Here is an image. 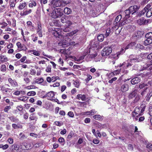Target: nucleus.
Returning <instances> with one entry per match:
<instances>
[{"label":"nucleus","instance_id":"obj_6","mask_svg":"<svg viewBox=\"0 0 152 152\" xmlns=\"http://www.w3.org/2000/svg\"><path fill=\"white\" fill-rule=\"evenodd\" d=\"M141 81L140 78L139 77H136L132 79L131 80L132 85H135L140 83Z\"/></svg>","mask_w":152,"mask_h":152},{"label":"nucleus","instance_id":"obj_59","mask_svg":"<svg viewBox=\"0 0 152 152\" xmlns=\"http://www.w3.org/2000/svg\"><path fill=\"white\" fill-rule=\"evenodd\" d=\"M58 141L60 142H63L65 141L63 137L60 138L58 140Z\"/></svg>","mask_w":152,"mask_h":152},{"label":"nucleus","instance_id":"obj_21","mask_svg":"<svg viewBox=\"0 0 152 152\" xmlns=\"http://www.w3.org/2000/svg\"><path fill=\"white\" fill-rule=\"evenodd\" d=\"M16 45L18 48H20L22 50H24L26 48V47H25V48L23 47V46L21 45V43L20 42H18Z\"/></svg>","mask_w":152,"mask_h":152},{"label":"nucleus","instance_id":"obj_42","mask_svg":"<svg viewBox=\"0 0 152 152\" xmlns=\"http://www.w3.org/2000/svg\"><path fill=\"white\" fill-rule=\"evenodd\" d=\"M32 51L33 52V54L36 56H39L40 55V53L37 51L35 50H32Z\"/></svg>","mask_w":152,"mask_h":152},{"label":"nucleus","instance_id":"obj_57","mask_svg":"<svg viewBox=\"0 0 152 152\" xmlns=\"http://www.w3.org/2000/svg\"><path fill=\"white\" fill-rule=\"evenodd\" d=\"M149 113L151 116H152V106L149 107Z\"/></svg>","mask_w":152,"mask_h":152},{"label":"nucleus","instance_id":"obj_29","mask_svg":"<svg viewBox=\"0 0 152 152\" xmlns=\"http://www.w3.org/2000/svg\"><path fill=\"white\" fill-rule=\"evenodd\" d=\"M36 93L34 91H31L28 92L27 95L28 96H34L35 95Z\"/></svg>","mask_w":152,"mask_h":152},{"label":"nucleus","instance_id":"obj_19","mask_svg":"<svg viewBox=\"0 0 152 152\" xmlns=\"http://www.w3.org/2000/svg\"><path fill=\"white\" fill-rule=\"evenodd\" d=\"M149 93L148 94L147 96L145 97V100L147 101H149L150 98L152 96V91H149Z\"/></svg>","mask_w":152,"mask_h":152},{"label":"nucleus","instance_id":"obj_55","mask_svg":"<svg viewBox=\"0 0 152 152\" xmlns=\"http://www.w3.org/2000/svg\"><path fill=\"white\" fill-rule=\"evenodd\" d=\"M10 3H11L10 4V6L11 7H14L15 6V3L13 1H10Z\"/></svg>","mask_w":152,"mask_h":152},{"label":"nucleus","instance_id":"obj_7","mask_svg":"<svg viewBox=\"0 0 152 152\" xmlns=\"http://www.w3.org/2000/svg\"><path fill=\"white\" fill-rule=\"evenodd\" d=\"M147 5H149V6L147 9V12L146 13V16L147 17L149 18L152 16V7L150 8L151 5L150 4H147Z\"/></svg>","mask_w":152,"mask_h":152},{"label":"nucleus","instance_id":"obj_9","mask_svg":"<svg viewBox=\"0 0 152 152\" xmlns=\"http://www.w3.org/2000/svg\"><path fill=\"white\" fill-rule=\"evenodd\" d=\"M77 99H81L83 101H85L86 100V96L85 95L81 94H78L77 96Z\"/></svg>","mask_w":152,"mask_h":152},{"label":"nucleus","instance_id":"obj_61","mask_svg":"<svg viewBox=\"0 0 152 152\" xmlns=\"http://www.w3.org/2000/svg\"><path fill=\"white\" fill-rule=\"evenodd\" d=\"M15 57L18 58H20L22 57V55L20 53H18L16 54Z\"/></svg>","mask_w":152,"mask_h":152},{"label":"nucleus","instance_id":"obj_36","mask_svg":"<svg viewBox=\"0 0 152 152\" xmlns=\"http://www.w3.org/2000/svg\"><path fill=\"white\" fill-rule=\"evenodd\" d=\"M8 81L12 85H15L16 84H17V83L16 82L14 83V80L11 78H9L8 79Z\"/></svg>","mask_w":152,"mask_h":152},{"label":"nucleus","instance_id":"obj_53","mask_svg":"<svg viewBox=\"0 0 152 152\" xmlns=\"http://www.w3.org/2000/svg\"><path fill=\"white\" fill-rule=\"evenodd\" d=\"M26 59L27 57L26 56H24L20 59V61L21 62L23 63Z\"/></svg>","mask_w":152,"mask_h":152},{"label":"nucleus","instance_id":"obj_15","mask_svg":"<svg viewBox=\"0 0 152 152\" xmlns=\"http://www.w3.org/2000/svg\"><path fill=\"white\" fill-rule=\"evenodd\" d=\"M149 85V83H143L140 84L139 86V88L140 89L143 88H148V86Z\"/></svg>","mask_w":152,"mask_h":152},{"label":"nucleus","instance_id":"obj_18","mask_svg":"<svg viewBox=\"0 0 152 152\" xmlns=\"http://www.w3.org/2000/svg\"><path fill=\"white\" fill-rule=\"evenodd\" d=\"M54 96V92L53 91H51L48 93L46 95L44 96L45 97H52Z\"/></svg>","mask_w":152,"mask_h":152},{"label":"nucleus","instance_id":"obj_44","mask_svg":"<svg viewBox=\"0 0 152 152\" xmlns=\"http://www.w3.org/2000/svg\"><path fill=\"white\" fill-rule=\"evenodd\" d=\"M27 99L28 97H25L24 98L23 97V98H22V97H20L18 99L21 101H23V102L26 101V100H27Z\"/></svg>","mask_w":152,"mask_h":152},{"label":"nucleus","instance_id":"obj_48","mask_svg":"<svg viewBox=\"0 0 152 152\" xmlns=\"http://www.w3.org/2000/svg\"><path fill=\"white\" fill-rule=\"evenodd\" d=\"M140 110L139 108L138 107H136L134 110V113L136 114H138L140 113H139Z\"/></svg>","mask_w":152,"mask_h":152},{"label":"nucleus","instance_id":"obj_28","mask_svg":"<svg viewBox=\"0 0 152 152\" xmlns=\"http://www.w3.org/2000/svg\"><path fill=\"white\" fill-rule=\"evenodd\" d=\"M135 47L136 48H139L141 50H143L144 48V46L140 44H137L135 46Z\"/></svg>","mask_w":152,"mask_h":152},{"label":"nucleus","instance_id":"obj_13","mask_svg":"<svg viewBox=\"0 0 152 152\" xmlns=\"http://www.w3.org/2000/svg\"><path fill=\"white\" fill-rule=\"evenodd\" d=\"M72 12V11L71 9L68 7H65L64 9V12L66 14H70Z\"/></svg>","mask_w":152,"mask_h":152},{"label":"nucleus","instance_id":"obj_2","mask_svg":"<svg viewBox=\"0 0 152 152\" xmlns=\"http://www.w3.org/2000/svg\"><path fill=\"white\" fill-rule=\"evenodd\" d=\"M70 3L69 1H67L62 0H54L53 1V6L54 8L61 6H64Z\"/></svg>","mask_w":152,"mask_h":152},{"label":"nucleus","instance_id":"obj_8","mask_svg":"<svg viewBox=\"0 0 152 152\" xmlns=\"http://www.w3.org/2000/svg\"><path fill=\"white\" fill-rule=\"evenodd\" d=\"M129 88V85L126 83H124L121 86V90L122 92L126 91L128 90Z\"/></svg>","mask_w":152,"mask_h":152},{"label":"nucleus","instance_id":"obj_4","mask_svg":"<svg viewBox=\"0 0 152 152\" xmlns=\"http://www.w3.org/2000/svg\"><path fill=\"white\" fill-rule=\"evenodd\" d=\"M124 17V21L122 22V20H121L122 16L121 15H118L116 18L114 22V24H116L118 23L119 24L120 23H122V24L124 25L125 23L127 24L128 23L127 19L128 18L126 19Z\"/></svg>","mask_w":152,"mask_h":152},{"label":"nucleus","instance_id":"obj_52","mask_svg":"<svg viewBox=\"0 0 152 152\" xmlns=\"http://www.w3.org/2000/svg\"><path fill=\"white\" fill-rule=\"evenodd\" d=\"M128 148L130 150L132 151L133 150V145L131 144H129L128 145Z\"/></svg>","mask_w":152,"mask_h":152},{"label":"nucleus","instance_id":"obj_47","mask_svg":"<svg viewBox=\"0 0 152 152\" xmlns=\"http://www.w3.org/2000/svg\"><path fill=\"white\" fill-rule=\"evenodd\" d=\"M125 52V51L124 49H122L121 50V51L120 52H118V53L117 54V58H118L119 56L120 55L121 53L122 54L123 53Z\"/></svg>","mask_w":152,"mask_h":152},{"label":"nucleus","instance_id":"obj_40","mask_svg":"<svg viewBox=\"0 0 152 152\" xmlns=\"http://www.w3.org/2000/svg\"><path fill=\"white\" fill-rule=\"evenodd\" d=\"M0 59L2 60V61H7V58L4 56L1 55L0 57Z\"/></svg>","mask_w":152,"mask_h":152},{"label":"nucleus","instance_id":"obj_27","mask_svg":"<svg viewBox=\"0 0 152 152\" xmlns=\"http://www.w3.org/2000/svg\"><path fill=\"white\" fill-rule=\"evenodd\" d=\"M93 117L95 119L99 120L102 118V117L100 115H95L93 116Z\"/></svg>","mask_w":152,"mask_h":152},{"label":"nucleus","instance_id":"obj_56","mask_svg":"<svg viewBox=\"0 0 152 152\" xmlns=\"http://www.w3.org/2000/svg\"><path fill=\"white\" fill-rule=\"evenodd\" d=\"M9 146L7 144H5L4 145H3L2 149L5 150L7 149L8 148Z\"/></svg>","mask_w":152,"mask_h":152},{"label":"nucleus","instance_id":"obj_33","mask_svg":"<svg viewBox=\"0 0 152 152\" xmlns=\"http://www.w3.org/2000/svg\"><path fill=\"white\" fill-rule=\"evenodd\" d=\"M31 37H32V40L34 42H35L38 39V37L36 36H34V34L31 35Z\"/></svg>","mask_w":152,"mask_h":152},{"label":"nucleus","instance_id":"obj_17","mask_svg":"<svg viewBox=\"0 0 152 152\" xmlns=\"http://www.w3.org/2000/svg\"><path fill=\"white\" fill-rule=\"evenodd\" d=\"M152 43V39H147L144 41V45L146 46Z\"/></svg>","mask_w":152,"mask_h":152},{"label":"nucleus","instance_id":"obj_31","mask_svg":"<svg viewBox=\"0 0 152 152\" xmlns=\"http://www.w3.org/2000/svg\"><path fill=\"white\" fill-rule=\"evenodd\" d=\"M87 78L85 80L86 83H88V81L92 78V76L90 75H87Z\"/></svg>","mask_w":152,"mask_h":152},{"label":"nucleus","instance_id":"obj_41","mask_svg":"<svg viewBox=\"0 0 152 152\" xmlns=\"http://www.w3.org/2000/svg\"><path fill=\"white\" fill-rule=\"evenodd\" d=\"M11 108L10 106H7L5 107L4 109V111L6 112H8V110Z\"/></svg>","mask_w":152,"mask_h":152},{"label":"nucleus","instance_id":"obj_23","mask_svg":"<svg viewBox=\"0 0 152 152\" xmlns=\"http://www.w3.org/2000/svg\"><path fill=\"white\" fill-rule=\"evenodd\" d=\"M145 37L147 39H152V32H149L146 34Z\"/></svg>","mask_w":152,"mask_h":152},{"label":"nucleus","instance_id":"obj_34","mask_svg":"<svg viewBox=\"0 0 152 152\" xmlns=\"http://www.w3.org/2000/svg\"><path fill=\"white\" fill-rule=\"evenodd\" d=\"M42 31V27L41 24L39 23L37 24V31Z\"/></svg>","mask_w":152,"mask_h":152},{"label":"nucleus","instance_id":"obj_16","mask_svg":"<svg viewBox=\"0 0 152 152\" xmlns=\"http://www.w3.org/2000/svg\"><path fill=\"white\" fill-rule=\"evenodd\" d=\"M135 45V43L134 42H131L125 48V49H127L129 48H132Z\"/></svg>","mask_w":152,"mask_h":152},{"label":"nucleus","instance_id":"obj_35","mask_svg":"<svg viewBox=\"0 0 152 152\" xmlns=\"http://www.w3.org/2000/svg\"><path fill=\"white\" fill-rule=\"evenodd\" d=\"M111 29L110 28H108L106 30V32L105 33V35L106 36V37L108 36L110 32Z\"/></svg>","mask_w":152,"mask_h":152},{"label":"nucleus","instance_id":"obj_14","mask_svg":"<svg viewBox=\"0 0 152 152\" xmlns=\"http://www.w3.org/2000/svg\"><path fill=\"white\" fill-rule=\"evenodd\" d=\"M19 148V146L18 145H13L10 147V149H11L12 151H17L18 150Z\"/></svg>","mask_w":152,"mask_h":152},{"label":"nucleus","instance_id":"obj_12","mask_svg":"<svg viewBox=\"0 0 152 152\" xmlns=\"http://www.w3.org/2000/svg\"><path fill=\"white\" fill-rule=\"evenodd\" d=\"M141 60L139 59V56H137L135 58H131L130 59V62H139Z\"/></svg>","mask_w":152,"mask_h":152},{"label":"nucleus","instance_id":"obj_30","mask_svg":"<svg viewBox=\"0 0 152 152\" xmlns=\"http://www.w3.org/2000/svg\"><path fill=\"white\" fill-rule=\"evenodd\" d=\"M144 34L143 31H137V34L138 36V38H139L141 36H142Z\"/></svg>","mask_w":152,"mask_h":152},{"label":"nucleus","instance_id":"obj_37","mask_svg":"<svg viewBox=\"0 0 152 152\" xmlns=\"http://www.w3.org/2000/svg\"><path fill=\"white\" fill-rule=\"evenodd\" d=\"M6 66L3 64L2 65L1 67V71L2 72H4L6 71Z\"/></svg>","mask_w":152,"mask_h":152},{"label":"nucleus","instance_id":"obj_39","mask_svg":"<svg viewBox=\"0 0 152 152\" xmlns=\"http://www.w3.org/2000/svg\"><path fill=\"white\" fill-rule=\"evenodd\" d=\"M43 81V79L42 78L37 79L36 80V82L38 83H41Z\"/></svg>","mask_w":152,"mask_h":152},{"label":"nucleus","instance_id":"obj_3","mask_svg":"<svg viewBox=\"0 0 152 152\" xmlns=\"http://www.w3.org/2000/svg\"><path fill=\"white\" fill-rule=\"evenodd\" d=\"M60 8H56L52 12V17L54 19L57 18L59 17H62L64 15L62 11H61Z\"/></svg>","mask_w":152,"mask_h":152},{"label":"nucleus","instance_id":"obj_10","mask_svg":"<svg viewBox=\"0 0 152 152\" xmlns=\"http://www.w3.org/2000/svg\"><path fill=\"white\" fill-rule=\"evenodd\" d=\"M32 11L31 9H29L28 10H24L23 12L20 13V15L21 16L26 15L30 13Z\"/></svg>","mask_w":152,"mask_h":152},{"label":"nucleus","instance_id":"obj_24","mask_svg":"<svg viewBox=\"0 0 152 152\" xmlns=\"http://www.w3.org/2000/svg\"><path fill=\"white\" fill-rule=\"evenodd\" d=\"M138 23L140 25L143 24L145 23V20L143 18H141L138 20Z\"/></svg>","mask_w":152,"mask_h":152},{"label":"nucleus","instance_id":"obj_63","mask_svg":"<svg viewBox=\"0 0 152 152\" xmlns=\"http://www.w3.org/2000/svg\"><path fill=\"white\" fill-rule=\"evenodd\" d=\"M17 108L20 111H21L23 110V107L21 105L18 106Z\"/></svg>","mask_w":152,"mask_h":152},{"label":"nucleus","instance_id":"obj_26","mask_svg":"<svg viewBox=\"0 0 152 152\" xmlns=\"http://www.w3.org/2000/svg\"><path fill=\"white\" fill-rule=\"evenodd\" d=\"M66 16L64 14V15L62 16V18L61 19V21L62 23H65L66 22L67 20L66 18Z\"/></svg>","mask_w":152,"mask_h":152},{"label":"nucleus","instance_id":"obj_58","mask_svg":"<svg viewBox=\"0 0 152 152\" xmlns=\"http://www.w3.org/2000/svg\"><path fill=\"white\" fill-rule=\"evenodd\" d=\"M8 141L10 144H12L13 142V139L12 138H9L8 140Z\"/></svg>","mask_w":152,"mask_h":152},{"label":"nucleus","instance_id":"obj_32","mask_svg":"<svg viewBox=\"0 0 152 152\" xmlns=\"http://www.w3.org/2000/svg\"><path fill=\"white\" fill-rule=\"evenodd\" d=\"M73 84L75 87L77 88H78L79 86V83L78 81L76 80L75 81H74Z\"/></svg>","mask_w":152,"mask_h":152},{"label":"nucleus","instance_id":"obj_38","mask_svg":"<svg viewBox=\"0 0 152 152\" xmlns=\"http://www.w3.org/2000/svg\"><path fill=\"white\" fill-rule=\"evenodd\" d=\"M96 113V111H95V110H92L90 111H89L88 113H89L87 115H94Z\"/></svg>","mask_w":152,"mask_h":152},{"label":"nucleus","instance_id":"obj_64","mask_svg":"<svg viewBox=\"0 0 152 152\" xmlns=\"http://www.w3.org/2000/svg\"><path fill=\"white\" fill-rule=\"evenodd\" d=\"M148 59H152V53L149 54L147 56Z\"/></svg>","mask_w":152,"mask_h":152},{"label":"nucleus","instance_id":"obj_50","mask_svg":"<svg viewBox=\"0 0 152 152\" xmlns=\"http://www.w3.org/2000/svg\"><path fill=\"white\" fill-rule=\"evenodd\" d=\"M0 25H2L1 27V28H3L7 26V24L5 22H3V23H0Z\"/></svg>","mask_w":152,"mask_h":152},{"label":"nucleus","instance_id":"obj_54","mask_svg":"<svg viewBox=\"0 0 152 152\" xmlns=\"http://www.w3.org/2000/svg\"><path fill=\"white\" fill-rule=\"evenodd\" d=\"M99 141L98 140L94 139L93 140V142L95 144H98L99 143Z\"/></svg>","mask_w":152,"mask_h":152},{"label":"nucleus","instance_id":"obj_51","mask_svg":"<svg viewBox=\"0 0 152 152\" xmlns=\"http://www.w3.org/2000/svg\"><path fill=\"white\" fill-rule=\"evenodd\" d=\"M37 33L38 34L39 37H42V31H37Z\"/></svg>","mask_w":152,"mask_h":152},{"label":"nucleus","instance_id":"obj_62","mask_svg":"<svg viewBox=\"0 0 152 152\" xmlns=\"http://www.w3.org/2000/svg\"><path fill=\"white\" fill-rule=\"evenodd\" d=\"M90 119L89 118H86L85 120V122L86 123H88L90 122Z\"/></svg>","mask_w":152,"mask_h":152},{"label":"nucleus","instance_id":"obj_20","mask_svg":"<svg viewBox=\"0 0 152 152\" xmlns=\"http://www.w3.org/2000/svg\"><path fill=\"white\" fill-rule=\"evenodd\" d=\"M104 35L103 34H101L97 36V39L99 41H102L104 39Z\"/></svg>","mask_w":152,"mask_h":152},{"label":"nucleus","instance_id":"obj_49","mask_svg":"<svg viewBox=\"0 0 152 152\" xmlns=\"http://www.w3.org/2000/svg\"><path fill=\"white\" fill-rule=\"evenodd\" d=\"M68 115L70 117L73 118L74 117L73 113L71 111L69 112L68 113Z\"/></svg>","mask_w":152,"mask_h":152},{"label":"nucleus","instance_id":"obj_22","mask_svg":"<svg viewBox=\"0 0 152 152\" xmlns=\"http://www.w3.org/2000/svg\"><path fill=\"white\" fill-rule=\"evenodd\" d=\"M26 3L25 2L22 3H20L18 7L19 8L20 10H22L26 6Z\"/></svg>","mask_w":152,"mask_h":152},{"label":"nucleus","instance_id":"obj_46","mask_svg":"<svg viewBox=\"0 0 152 152\" xmlns=\"http://www.w3.org/2000/svg\"><path fill=\"white\" fill-rule=\"evenodd\" d=\"M55 125L57 126H61L63 124V123H61L59 121H56L54 122Z\"/></svg>","mask_w":152,"mask_h":152},{"label":"nucleus","instance_id":"obj_45","mask_svg":"<svg viewBox=\"0 0 152 152\" xmlns=\"http://www.w3.org/2000/svg\"><path fill=\"white\" fill-rule=\"evenodd\" d=\"M117 78L116 77H113L111 79L109 80L108 82L110 83H113L114 81H115V80H117Z\"/></svg>","mask_w":152,"mask_h":152},{"label":"nucleus","instance_id":"obj_43","mask_svg":"<svg viewBox=\"0 0 152 152\" xmlns=\"http://www.w3.org/2000/svg\"><path fill=\"white\" fill-rule=\"evenodd\" d=\"M65 23H66L67 24L66 26H67V27H69V26L72 24V22L71 21L69 20H66Z\"/></svg>","mask_w":152,"mask_h":152},{"label":"nucleus","instance_id":"obj_5","mask_svg":"<svg viewBox=\"0 0 152 152\" xmlns=\"http://www.w3.org/2000/svg\"><path fill=\"white\" fill-rule=\"evenodd\" d=\"M112 49L110 47L104 48L101 52V55L102 56H107L111 53Z\"/></svg>","mask_w":152,"mask_h":152},{"label":"nucleus","instance_id":"obj_25","mask_svg":"<svg viewBox=\"0 0 152 152\" xmlns=\"http://www.w3.org/2000/svg\"><path fill=\"white\" fill-rule=\"evenodd\" d=\"M53 34H54V36L56 37H60V36H61V33L56 31H54L53 32Z\"/></svg>","mask_w":152,"mask_h":152},{"label":"nucleus","instance_id":"obj_1","mask_svg":"<svg viewBox=\"0 0 152 152\" xmlns=\"http://www.w3.org/2000/svg\"><path fill=\"white\" fill-rule=\"evenodd\" d=\"M149 5H147L142 10L138 12L139 8L137 5H134L130 7L128 9L125 11V17L126 19L130 17H132L133 15H137L136 16L141 17L147 12V9L149 7Z\"/></svg>","mask_w":152,"mask_h":152},{"label":"nucleus","instance_id":"obj_11","mask_svg":"<svg viewBox=\"0 0 152 152\" xmlns=\"http://www.w3.org/2000/svg\"><path fill=\"white\" fill-rule=\"evenodd\" d=\"M136 94V92L135 90L132 91V92L129 93L128 96V98L129 99H132L134 97Z\"/></svg>","mask_w":152,"mask_h":152},{"label":"nucleus","instance_id":"obj_60","mask_svg":"<svg viewBox=\"0 0 152 152\" xmlns=\"http://www.w3.org/2000/svg\"><path fill=\"white\" fill-rule=\"evenodd\" d=\"M139 98L138 96H136L133 102L134 103H136L139 100Z\"/></svg>","mask_w":152,"mask_h":152}]
</instances>
